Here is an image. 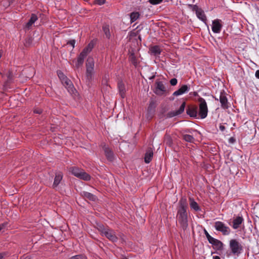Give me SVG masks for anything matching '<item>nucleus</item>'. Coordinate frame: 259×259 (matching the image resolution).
Wrapping results in <instances>:
<instances>
[{"label": "nucleus", "mask_w": 259, "mask_h": 259, "mask_svg": "<svg viewBox=\"0 0 259 259\" xmlns=\"http://www.w3.org/2000/svg\"><path fill=\"white\" fill-rule=\"evenodd\" d=\"M177 219L182 229L184 230H186L188 226V224L186 206L185 203L183 204L181 203L180 208L178 211Z\"/></svg>", "instance_id": "nucleus-1"}, {"label": "nucleus", "mask_w": 259, "mask_h": 259, "mask_svg": "<svg viewBox=\"0 0 259 259\" xmlns=\"http://www.w3.org/2000/svg\"><path fill=\"white\" fill-rule=\"evenodd\" d=\"M229 248L231 253L236 256H239L243 250V247L241 243L236 239H232L230 240Z\"/></svg>", "instance_id": "nucleus-2"}, {"label": "nucleus", "mask_w": 259, "mask_h": 259, "mask_svg": "<svg viewBox=\"0 0 259 259\" xmlns=\"http://www.w3.org/2000/svg\"><path fill=\"white\" fill-rule=\"evenodd\" d=\"M86 76L89 81L92 80L94 76L95 61L92 57H89L87 59L86 64Z\"/></svg>", "instance_id": "nucleus-3"}, {"label": "nucleus", "mask_w": 259, "mask_h": 259, "mask_svg": "<svg viewBox=\"0 0 259 259\" xmlns=\"http://www.w3.org/2000/svg\"><path fill=\"white\" fill-rule=\"evenodd\" d=\"M99 230L101 232L102 236H105L109 240L112 242H116L118 240L115 232L109 228H105L103 226H100Z\"/></svg>", "instance_id": "nucleus-4"}, {"label": "nucleus", "mask_w": 259, "mask_h": 259, "mask_svg": "<svg viewBox=\"0 0 259 259\" xmlns=\"http://www.w3.org/2000/svg\"><path fill=\"white\" fill-rule=\"evenodd\" d=\"M70 171L76 177L84 181H89L91 176L83 170L76 167H72L70 168Z\"/></svg>", "instance_id": "nucleus-5"}, {"label": "nucleus", "mask_w": 259, "mask_h": 259, "mask_svg": "<svg viewBox=\"0 0 259 259\" xmlns=\"http://www.w3.org/2000/svg\"><path fill=\"white\" fill-rule=\"evenodd\" d=\"M199 112L198 115L201 119H204L207 115L208 108L207 104L205 100L202 98H200L199 99Z\"/></svg>", "instance_id": "nucleus-6"}, {"label": "nucleus", "mask_w": 259, "mask_h": 259, "mask_svg": "<svg viewBox=\"0 0 259 259\" xmlns=\"http://www.w3.org/2000/svg\"><path fill=\"white\" fill-rule=\"evenodd\" d=\"M214 227L217 231L221 232L224 235H228L230 234L231 230L230 228L222 222H215Z\"/></svg>", "instance_id": "nucleus-7"}, {"label": "nucleus", "mask_w": 259, "mask_h": 259, "mask_svg": "<svg viewBox=\"0 0 259 259\" xmlns=\"http://www.w3.org/2000/svg\"><path fill=\"white\" fill-rule=\"evenodd\" d=\"M155 86L154 92L158 96H162L167 91L166 88L162 81L157 80Z\"/></svg>", "instance_id": "nucleus-8"}, {"label": "nucleus", "mask_w": 259, "mask_h": 259, "mask_svg": "<svg viewBox=\"0 0 259 259\" xmlns=\"http://www.w3.org/2000/svg\"><path fill=\"white\" fill-rule=\"evenodd\" d=\"M61 81L62 84L65 87L70 94L75 95V94L76 93V91L73 86V84L70 79H69L67 77H63Z\"/></svg>", "instance_id": "nucleus-9"}, {"label": "nucleus", "mask_w": 259, "mask_h": 259, "mask_svg": "<svg viewBox=\"0 0 259 259\" xmlns=\"http://www.w3.org/2000/svg\"><path fill=\"white\" fill-rule=\"evenodd\" d=\"M223 25L222 21L220 19H215L212 21V31L215 33H219L221 31Z\"/></svg>", "instance_id": "nucleus-10"}, {"label": "nucleus", "mask_w": 259, "mask_h": 259, "mask_svg": "<svg viewBox=\"0 0 259 259\" xmlns=\"http://www.w3.org/2000/svg\"><path fill=\"white\" fill-rule=\"evenodd\" d=\"M193 10L195 11L197 17L205 23H206L207 18L204 11L200 8H199L196 5L193 7Z\"/></svg>", "instance_id": "nucleus-11"}, {"label": "nucleus", "mask_w": 259, "mask_h": 259, "mask_svg": "<svg viewBox=\"0 0 259 259\" xmlns=\"http://www.w3.org/2000/svg\"><path fill=\"white\" fill-rule=\"evenodd\" d=\"M220 102L221 104V107L223 109H227L228 108V102L226 97V95L224 92H221L219 97Z\"/></svg>", "instance_id": "nucleus-12"}, {"label": "nucleus", "mask_w": 259, "mask_h": 259, "mask_svg": "<svg viewBox=\"0 0 259 259\" xmlns=\"http://www.w3.org/2000/svg\"><path fill=\"white\" fill-rule=\"evenodd\" d=\"M244 219L242 217L238 216L233 220L232 228L234 229H237L243 223Z\"/></svg>", "instance_id": "nucleus-13"}, {"label": "nucleus", "mask_w": 259, "mask_h": 259, "mask_svg": "<svg viewBox=\"0 0 259 259\" xmlns=\"http://www.w3.org/2000/svg\"><path fill=\"white\" fill-rule=\"evenodd\" d=\"M105 152V154L108 160L109 161H112L114 159V154L113 152L109 148V147L106 145H104L103 147Z\"/></svg>", "instance_id": "nucleus-14"}, {"label": "nucleus", "mask_w": 259, "mask_h": 259, "mask_svg": "<svg viewBox=\"0 0 259 259\" xmlns=\"http://www.w3.org/2000/svg\"><path fill=\"white\" fill-rule=\"evenodd\" d=\"M189 204L191 208L195 211H199L201 210L198 204L195 201L193 198H189Z\"/></svg>", "instance_id": "nucleus-15"}, {"label": "nucleus", "mask_w": 259, "mask_h": 259, "mask_svg": "<svg viewBox=\"0 0 259 259\" xmlns=\"http://www.w3.org/2000/svg\"><path fill=\"white\" fill-rule=\"evenodd\" d=\"M189 91V88L187 85H183L179 89L175 91L173 93V95L174 96H178L180 95H182Z\"/></svg>", "instance_id": "nucleus-16"}, {"label": "nucleus", "mask_w": 259, "mask_h": 259, "mask_svg": "<svg viewBox=\"0 0 259 259\" xmlns=\"http://www.w3.org/2000/svg\"><path fill=\"white\" fill-rule=\"evenodd\" d=\"M187 113L192 117L197 118L198 116V111L197 107H189L186 110Z\"/></svg>", "instance_id": "nucleus-17"}, {"label": "nucleus", "mask_w": 259, "mask_h": 259, "mask_svg": "<svg viewBox=\"0 0 259 259\" xmlns=\"http://www.w3.org/2000/svg\"><path fill=\"white\" fill-rule=\"evenodd\" d=\"M118 88L119 94L121 98H123L125 95L126 89L124 83L122 81L118 82Z\"/></svg>", "instance_id": "nucleus-18"}, {"label": "nucleus", "mask_w": 259, "mask_h": 259, "mask_svg": "<svg viewBox=\"0 0 259 259\" xmlns=\"http://www.w3.org/2000/svg\"><path fill=\"white\" fill-rule=\"evenodd\" d=\"M94 45L93 42H90L88 46L83 49L80 53L86 57L88 54L92 51L94 48Z\"/></svg>", "instance_id": "nucleus-19"}, {"label": "nucleus", "mask_w": 259, "mask_h": 259, "mask_svg": "<svg viewBox=\"0 0 259 259\" xmlns=\"http://www.w3.org/2000/svg\"><path fill=\"white\" fill-rule=\"evenodd\" d=\"M63 178V175L61 172H59L56 174L54 179V181L53 184V188H56L60 183Z\"/></svg>", "instance_id": "nucleus-20"}, {"label": "nucleus", "mask_w": 259, "mask_h": 259, "mask_svg": "<svg viewBox=\"0 0 259 259\" xmlns=\"http://www.w3.org/2000/svg\"><path fill=\"white\" fill-rule=\"evenodd\" d=\"M85 58V56H84L82 54L80 53V54L77 57V60H74L73 61V62L75 63V66L76 68H79L83 64Z\"/></svg>", "instance_id": "nucleus-21"}, {"label": "nucleus", "mask_w": 259, "mask_h": 259, "mask_svg": "<svg viewBox=\"0 0 259 259\" xmlns=\"http://www.w3.org/2000/svg\"><path fill=\"white\" fill-rule=\"evenodd\" d=\"M153 156V152L152 150L150 148L148 149L145 155L144 160L146 163H149L152 160Z\"/></svg>", "instance_id": "nucleus-22"}, {"label": "nucleus", "mask_w": 259, "mask_h": 259, "mask_svg": "<svg viewBox=\"0 0 259 259\" xmlns=\"http://www.w3.org/2000/svg\"><path fill=\"white\" fill-rule=\"evenodd\" d=\"M38 19V18L37 16L34 14H32L31 15L30 19H29V21L26 23V28L27 29H30L32 25L35 23V22Z\"/></svg>", "instance_id": "nucleus-23"}, {"label": "nucleus", "mask_w": 259, "mask_h": 259, "mask_svg": "<svg viewBox=\"0 0 259 259\" xmlns=\"http://www.w3.org/2000/svg\"><path fill=\"white\" fill-rule=\"evenodd\" d=\"M186 103L185 102H184L181 106L180 107L179 109L177 110L174 111L172 112H171V115L172 116H176L177 115H179L181 114H182L185 110Z\"/></svg>", "instance_id": "nucleus-24"}, {"label": "nucleus", "mask_w": 259, "mask_h": 259, "mask_svg": "<svg viewBox=\"0 0 259 259\" xmlns=\"http://www.w3.org/2000/svg\"><path fill=\"white\" fill-rule=\"evenodd\" d=\"M149 51L150 53L154 56H158L161 53V50L158 46L151 47Z\"/></svg>", "instance_id": "nucleus-25"}, {"label": "nucleus", "mask_w": 259, "mask_h": 259, "mask_svg": "<svg viewBox=\"0 0 259 259\" xmlns=\"http://www.w3.org/2000/svg\"><path fill=\"white\" fill-rule=\"evenodd\" d=\"M140 14L137 12H132L130 14L131 22L133 23L136 21L140 17Z\"/></svg>", "instance_id": "nucleus-26"}, {"label": "nucleus", "mask_w": 259, "mask_h": 259, "mask_svg": "<svg viewBox=\"0 0 259 259\" xmlns=\"http://www.w3.org/2000/svg\"><path fill=\"white\" fill-rule=\"evenodd\" d=\"M103 30L104 31V33L106 36V37L109 39L111 36L110 32V29H109V26L108 25H104L103 26Z\"/></svg>", "instance_id": "nucleus-27"}, {"label": "nucleus", "mask_w": 259, "mask_h": 259, "mask_svg": "<svg viewBox=\"0 0 259 259\" xmlns=\"http://www.w3.org/2000/svg\"><path fill=\"white\" fill-rule=\"evenodd\" d=\"M208 241L210 244L215 246H219L222 244V242L220 240L214 238L212 237H211Z\"/></svg>", "instance_id": "nucleus-28"}, {"label": "nucleus", "mask_w": 259, "mask_h": 259, "mask_svg": "<svg viewBox=\"0 0 259 259\" xmlns=\"http://www.w3.org/2000/svg\"><path fill=\"white\" fill-rule=\"evenodd\" d=\"M83 196L90 200L94 201L96 199V196L91 193L83 192Z\"/></svg>", "instance_id": "nucleus-29"}, {"label": "nucleus", "mask_w": 259, "mask_h": 259, "mask_svg": "<svg viewBox=\"0 0 259 259\" xmlns=\"http://www.w3.org/2000/svg\"><path fill=\"white\" fill-rule=\"evenodd\" d=\"M183 139L186 141V142L193 143L194 141V137L190 135H183Z\"/></svg>", "instance_id": "nucleus-30"}, {"label": "nucleus", "mask_w": 259, "mask_h": 259, "mask_svg": "<svg viewBox=\"0 0 259 259\" xmlns=\"http://www.w3.org/2000/svg\"><path fill=\"white\" fill-rule=\"evenodd\" d=\"M163 0H149L148 2L152 5H158L162 3Z\"/></svg>", "instance_id": "nucleus-31"}, {"label": "nucleus", "mask_w": 259, "mask_h": 259, "mask_svg": "<svg viewBox=\"0 0 259 259\" xmlns=\"http://www.w3.org/2000/svg\"><path fill=\"white\" fill-rule=\"evenodd\" d=\"M69 259H86V257L82 255H76L72 256Z\"/></svg>", "instance_id": "nucleus-32"}, {"label": "nucleus", "mask_w": 259, "mask_h": 259, "mask_svg": "<svg viewBox=\"0 0 259 259\" xmlns=\"http://www.w3.org/2000/svg\"><path fill=\"white\" fill-rule=\"evenodd\" d=\"M130 59L132 62V63L134 65H137V61H136V58L134 56V54H132L131 56H130Z\"/></svg>", "instance_id": "nucleus-33"}, {"label": "nucleus", "mask_w": 259, "mask_h": 259, "mask_svg": "<svg viewBox=\"0 0 259 259\" xmlns=\"http://www.w3.org/2000/svg\"><path fill=\"white\" fill-rule=\"evenodd\" d=\"M178 83V80L176 78H172L170 80V83L171 85L175 86Z\"/></svg>", "instance_id": "nucleus-34"}, {"label": "nucleus", "mask_w": 259, "mask_h": 259, "mask_svg": "<svg viewBox=\"0 0 259 259\" xmlns=\"http://www.w3.org/2000/svg\"><path fill=\"white\" fill-rule=\"evenodd\" d=\"M58 77H59V78L61 79V81L62 80V78L63 77H67L66 76H65L64 75V74L62 72H61L60 71L58 72Z\"/></svg>", "instance_id": "nucleus-35"}, {"label": "nucleus", "mask_w": 259, "mask_h": 259, "mask_svg": "<svg viewBox=\"0 0 259 259\" xmlns=\"http://www.w3.org/2000/svg\"><path fill=\"white\" fill-rule=\"evenodd\" d=\"M105 1L106 0H96V2L98 5H102L105 3Z\"/></svg>", "instance_id": "nucleus-36"}, {"label": "nucleus", "mask_w": 259, "mask_h": 259, "mask_svg": "<svg viewBox=\"0 0 259 259\" xmlns=\"http://www.w3.org/2000/svg\"><path fill=\"white\" fill-rule=\"evenodd\" d=\"M68 44L70 45L73 48L74 47L75 44V40H71L69 41Z\"/></svg>", "instance_id": "nucleus-37"}, {"label": "nucleus", "mask_w": 259, "mask_h": 259, "mask_svg": "<svg viewBox=\"0 0 259 259\" xmlns=\"http://www.w3.org/2000/svg\"><path fill=\"white\" fill-rule=\"evenodd\" d=\"M6 225H7L6 223H3V224H0V231L4 229L6 227Z\"/></svg>", "instance_id": "nucleus-38"}, {"label": "nucleus", "mask_w": 259, "mask_h": 259, "mask_svg": "<svg viewBox=\"0 0 259 259\" xmlns=\"http://www.w3.org/2000/svg\"><path fill=\"white\" fill-rule=\"evenodd\" d=\"M34 112L35 113L40 114L42 112V111L40 109H35L34 110Z\"/></svg>", "instance_id": "nucleus-39"}, {"label": "nucleus", "mask_w": 259, "mask_h": 259, "mask_svg": "<svg viewBox=\"0 0 259 259\" xmlns=\"http://www.w3.org/2000/svg\"><path fill=\"white\" fill-rule=\"evenodd\" d=\"M229 141L231 143H233L235 141V140L233 138H231L229 139Z\"/></svg>", "instance_id": "nucleus-40"}, {"label": "nucleus", "mask_w": 259, "mask_h": 259, "mask_svg": "<svg viewBox=\"0 0 259 259\" xmlns=\"http://www.w3.org/2000/svg\"><path fill=\"white\" fill-rule=\"evenodd\" d=\"M255 77H256V78H259V70H257L255 72Z\"/></svg>", "instance_id": "nucleus-41"}, {"label": "nucleus", "mask_w": 259, "mask_h": 259, "mask_svg": "<svg viewBox=\"0 0 259 259\" xmlns=\"http://www.w3.org/2000/svg\"><path fill=\"white\" fill-rule=\"evenodd\" d=\"M8 78L9 80H11L12 79V74L11 72H9V74L8 75Z\"/></svg>", "instance_id": "nucleus-42"}, {"label": "nucleus", "mask_w": 259, "mask_h": 259, "mask_svg": "<svg viewBox=\"0 0 259 259\" xmlns=\"http://www.w3.org/2000/svg\"><path fill=\"white\" fill-rule=\"evenodd\" d=\"M220 130H221L222 131H224V130L225 129V126H223V125H220Z\"/></svg>", "instance_id": "nucleus-43"}, {"label": "nucleus", "mask_w": 259, "mask_h": 259, "mask_svg": "<svg viewBox=\"0 0 259 259\" xmlns=\"http://www.w3.org/2000/svg\"><path fill=\"white\" fill-rule=\"evenodd\" d=\"M204 234H205L206 237H207L209 235H210L208 233V232L206 230H204Z\"/></svg>", "instance_id": "nucleus-44"}, {"label": "nucleus", "mask_w": 259, "mask_h": 259, "mask_svg": "<svg viewBox=\"0 0 259 259\" xmlns=\"http://www.w3.org/2000/svg\"><path fill=\"white\" fill-rule=\"evenodd\" d=\"M213 259H221V258L219 256H213Z\"/></svg>", "instance_id": "nucleus-45"}, {"label": "nucleus", "mask_w": 259, "mask_h": 259, "mask_svg": "<svg viewBox=\"0 0 259 259\" xmlns=\"http://www.w3.org/2000/svg\"><path fill=\"white\" fill-rule=\"evenodd\" d=\"M4 257V255L3 253H0V259H2Z\"/></svg>", "instance_id": "nucleus-46"}, {"label": "nucleus", "mask_w": 259, "mask_h": 259, "mask_svg": "<svg viewBox=\"0 0 259 259\" xmlns=\"http://www.w3.org/2000/svg\"><path fill=\"white\" fill-rule=\"evenodd\" d=\"M211 237V236L210 235H209L208 236L206 237L208 240H209Z\"/></svg>", "instance_id": "nucleus-47"}, {"label": "nucleus", "mask_w": 259, "mask_h": 259, "mask_svg": "<svg viewBox=\"0 0 259 259\" xmlns=\"http://www.w3.org/2000/svg\"><path fill=\"white\" fill-rule=\"evenodd\" d=\"M154 78V76H152V77H150L149 79H152Z\"/></svg>", "instance_id": "nucleus-48"}]
</instances>
